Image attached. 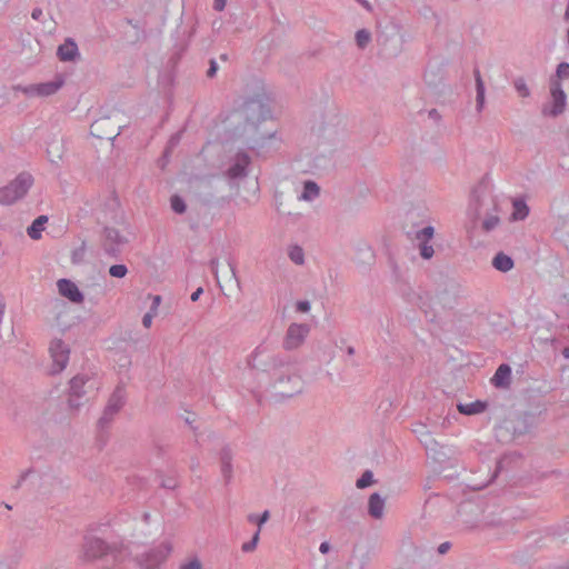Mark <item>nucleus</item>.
<instances>
[{"label":"nucleus","mask_w":569,"mask_h":569,"mask_svg":"<svg viewBox=\"0 0 569 569\" xmlns=\"http://www.w3.org/2000/svg\"><path fill=\"white\" fill-rule=\"evenodd\" d=\"M33 183L29 173H20L16 179L0 189V203L11 204L26 196Z\"/></svg>","instance_id":"obj_1"},{"label":"nucleus","mask_w":569,"mask_h":569,"mask_svg":"<svg viewBox=\"0 0 569 569\" xmlns=\"http://www.w3.org/2000/svg\"><path fill=\"white\" fill-rule=\"evenodd\" d=\"M62 86L63 80L58 77L54 80L47 82L17 86L14 90L20 91L28 98H47L57 93Z\"/></svg>","instance_id":"obj_2"},{"label":"nucleus","mask_w":569,"mask_h":569,"mask_svg":"<svg viewBox=\"0 0 569 569\" xmlns=\"http://www.w3.org/2000/svg\"><path fill=\"white\" fill-rule=\"evenodd\" d=\"M98 389V381L88 375H78L70 382V405L78 406L77 400L83 396H91Z\"/></svg>","instance_id":"obj_3"},{"label":"nucleus","mask_w":569,"mask_h":569,"mask_svg":"<svg viewBox=\"0 0 569 569\" xmlns=\"http://www.w3.org/2000/svg\"><path fill=\"white\" fill-rule=\"evenodd\" d=\"M49 353L52 361L51 373H60L69 362L70 349L61 339H53L49 346Z\"/></svg>","instance_id":"obj_4"},{"label":"nucleus","mask_w":569,"mask_h":569,"mask_svg":"<svg viewBox=\"0 0 569 569\" xmlns=\"http://www.w3.org/2000/svg\"><path fill=\"white\" fill-rule=\"evenodd\" d=\"M171 552V546L167 542L159 545L139 560L141 569H159Z\"/></svg>","instance_id":"obj_5"},{"label":"nucleus","mask_w":569,"mask_h":569,"mask_svg":"<svg viewBox=\"0 0 569 569\" xmlns=\"http://www.w3.org/2000/svg\"><path fill=\"white\" fill-rule=\"evenodd\" d=\"M109 556V547L100 539L91 538L83 545V558L94 560Z\"/></svg>","instance_id":"obj_6"},{"label":"nucleus","mask_w":569,"mask_h":569,"mask_svg":"<svg viewBox=\"0 0 569 569\" xmlns=\"http://www.w3.org/2000/svg\"><path fill=\"white\" fill-rule=\"evenodd\" d=\"M309 332V328L303 325H291L287 331V336L284 339L286 349H296L298 348L305 340Z\"/></svg>","instance_id":"obj_7"},{"label":"nucleus","mask_w":569,"mask_h":569,"mask_svg":"<svg viewBox=\"0 0 569 569\" xmlns=\"http://www.w3.org/2000/svg\"><path fill=\"white\" fill-rule=\"evenodd\" d=\"M57 287L60 296L73 303H81L84 299L78 286L69 279H60L57 282Z\"/></svg>","instance_id":"obj_8"},{"label":"nucleus","mask_w":569,"mask_h":569,"mask_svg":"<svg viewBox=\"0 0 569 569\" xmlns=\"http://www.w3.org/2000/svg\"><path fill=\"white\" fill-rule=\"evenodd\" d=\"M551 110L552 116L561 113L566 106V94L558 80H550Z\"/></svg>","instance_id":"obj_9"},{"label":"nucleus","mask_w":569,"mask_h":569,"mask_svg":"<svg viewBox=\"0 0 569 569\" xmlns=\"http://www.w3.org/2000/svg\"><path fill=\"white\" fill-rule=\"evenodd\" d=\"M111 126L109 118H101L91 124V133L99 139H112L116 137L113 129H108Z\"/></svg>","instance_id":"obj_10"},{"label":"nucleus","mask_w":569,"mask_h":569,"mask_svg":"<svg viewBox=\"0 0 569 569\" xmlns=\"http://www.w3.org/2000/svg\"><path fill=\"white\" fill-rule=\"evenodd\" d=\"M57 54L61 61H71L78 54V47L72 40H66L59 46Z\"/></svg>","instance_id":"obj_11"},{"label":"nucleus","mask_w":569,"mask_h":569,"mask_svg":"<svg viewBox=\"0 0 569 569\" xmlns=\"http://www.w3.org/2000/svg\"><path fill=\"white\" fill-rule=\"evenodd\" d=\"M511 377V369L508 365H501L493 375L491 382L496 387H507Z\"/></svg>","instance_id":"obj_12"},{"label":"nucleus","mask_w":569,"mask_h":569,"mask_svg":"<svg viewBox=\"0 0 569 569\" xmlns=\"http://www.w3.org/2000/svg\"><path fill=\"white\" fill-rule=\"evenodd\" d=\"M457 408L460 413L471 416L483 412L487 408V405L486 402L477 400L469 403H459Z\"/></svg>","instance_id":"obj_13"},{"label":"nucleus","mask_w":569,"mask_h":569,"mask_svg":"<svg viewBox=\"0 0 569 569\" xmlns=\"http://www.w3.org/2000/svg\"><path fill=\"white\" fill-rule=\"evenodd\" d=\"M288 381L290 382V387L289 388H286V387H280L279 389V393L282 396V397H291L298 392L301 391L302 389V380L299 376H292V377H289L288 378Z\"/></svg>","instance_id":"obj_14"},{"label":"nucleus","mask_w":569,"mask_h":569,"mask_svg":"<svg viewBox=\"0 0 569 569\" xmlns=\"http://www.w3.org/2000/svg\"><path fill=\"white\" fill-rule=\"evenodd\" d=\"M385 501L378 495L373 493L369 498V513L375 518H380L383 515Z\"/></svg>","instance_id":"obj_15"},{"label":"nucleus","mask_w":569,"mask_h":569,"mask_svg":"<svg viewBox=\"0 0 569 569\" xmlns=\"http://www.w3.org/2000/svg\"><path fill=\"white\" fill-rule=\"evenodd\" d=\"M47 221H48V218L46 216L38 217L32 222V224L28 228V230H27L28 236L34 240L40 239Z\"/></svg>","instance_id":"obj_16"},{"label":"nucleus","mask_w":569,"mask_h":569,"mask_svg":"<svg viewBox=\"0 0 569 569\" xmlns=\"http://www.w3.org/2000/svg\"><path fill=\"white\" fill-rule=\"evenodd\" d=\"M47 154L51 162H58L63 156V146L60 141H52L47 148Z\"/></svg>","instance_id":"obj_17"},{"label":"nucleus","mask_w":569,"mask_h":569,"mask_svg":"<svg viewBox=\"0 0 569 569\" xmlns=\"http://www.w3.org/2000/svg\"><path fill=\"white\" fill-rule=\"evenodd\" d=\"M492 264L497 270L506 272V271H509L513 267V261L511 260L510 257H508L503 253H499L495 257Z\"/></svg>","instance_id":"obj_18"},{"label":"nucleus","mask_w":569,"mask_h":569,"mask_svg":"<svg viewBox=\"0 0 569 569\" xmlns=\"http://www.w3.org/2000/svg\"><path fill=\"white\" fill-rule=\"evenodd\" d=\"M249 163V158L247 156H242L238 159V162L229 169V176L231 178H236L241 176L244 172L246 167Z\"/></svg>","instance_id":"obj_19"},{"label":"nucleus","mask_w":569,"mask_h":569,"mask_svg":"<svg viewBox=\"0 0 569 569\" xmlns=\"http://www.w3.org/2000/svg\"><path fill=\"white\" fill-rule=\"evenodd\" d=\"M529 213V209L527 204L521 200H516L513 202V212L512 218L515 220H522L525 219Z\"/></svg>","instance_id":"obj_20"},{"label":"nucleus","mask_w":569,"mask_h":569,"mask_svg":"<svg viewBox=\"0 0 569 569\" xmlns=\"http://www.w3.org/2000/svg\"><path fill=\"white\" fill-rule=\"evenodd\" d=\"M476 82H477V103L478 108L481 109L485 102V86L481 79L480 72L476 71Z\"/></svg>","instance_id":"obj_21"},{"label":"nucleus","mask_w":569,"mask_h":569,"mask_svg":"<svg viewBox=\"0 0 569 569\" xmlns=\"http://www.w3.org/2000/svg\"><path fill=\"white\" fill-rule=\"evenodd\" d=\"M318 194H319V188L315 182L308 181L305 183V191L301 196L302 199L311 200L315 197H317Z\"/></svg>","instance_id":"obj_22"},{"label":"nucleus","mask_w":569,"mask_h":569,"mask_svg":"<svg viewBox=\"0 0 569 569\" xmlns=\"http://www.w3.org/2000/svg\"><path fill=\"white\" fill-rule=\"evenodd\" d=\"M289 257L297 264L303 263L305 253H303V250L298 246L291 247L289 249Z\"/></svg>","instance_id":"obj_23"},{"label":"nucleus","mask_w":569,"mask_h":569,"mask_svg":"<svg viewBox=\"0 0 569 569\" xmlns=\"http://www.w3.org/2000/svg\"><path fill=\"white\" fill-rule=\"evenodd\" d=\"M562 79H569V63L562 62L558 66L556 77L551 80H558L560 83V80Z\"/></svg>","instance_id":"obj_24"},{"label":"nucleus","mask_w":569,"mask_h":569,"mask_svg":"<svg viewBox=\"0 0 569 569\" xmlns=\"http://www.w3.org/2000/svg\"><path fill=\"white\" fill-rule=\"evenodd\" d=\"M515 88L520 97H522V98L529 97L530 90L522 78L515 80Z\"/></svg>","instance_id":"obj_25"},{"label":"nucleus","mask_w":569,"mask_h":569,"mask_svg":"<svg viewBox=\"0 0 569 569\" xmlns=\"http://www.w3.org/2000/svg\"><path fill=\"white\" fill-rule=\"evenodd\" d=\"M109 273L114 278H123L128 273V269L124 264H113L109 268Z\"/></svg>","instance_id":"obj_26"},{"label":"nucleus","mask_w":569,"mask_h":569,"mask_svg":"<svg viewBox=\"0 0 569 569\" xmlns=\"http://www.w3.org/2000/svg\"><path fill=\"white\" fill-rule=\"evenodd\" d=\"M171 208L177 213H183L186 211V204H184L183 200L178 196H173L171 198Z\"/></svg>","instance_id":"obj_27"},{"label":"nucleus","mask_w":569,"mask_h":569,"mask_svg":"<svg viewBox=\"0 0 569 569\" xmlns=\"http://www.w3.org/2000/svg\"><path fill=\"white\" fill-rule=\"evenodd\" d=\"M373 482V476L370 471H366L361 478L357 480V487L358 488H366L370 486Z\"/></svg>","instance_id":"obj_28"},{"label":"nucleus","mask_w":569,"mask_h":569,"mask_svg":"<svg viewBox=\"0 0 569 569\" xmlns=\"http://www.w3.org/2000/svg\"><path fill=\"white\" fill-rule=\"evenodd\" d=\"M180 569H202V562L200 559L193 557L187 559L181 566Z\"/></svg>","instance_id":"obj_29"},{"label":"nucleus","mask_w":569,"mask_h":569,"mask_svg":"<svg viewBox=\"0 0 569 569\" xmlns=\"http://www.w3.org/2000/svg\"><path fill=\"white\" fill-rule=\"evenodd\" d=\"M356 40H357L358 46L360 48H363L365 46L368 44V42L370 40V34L366 30H359L356 34Z\"/></svg>","instance_id":"obj_30"},{"label":"nucleus","mask_w":569,"mask_h":569,"mask_svg":"<svg viewBox=\"0 0 569 569\" xmlns=\"http://www.w3.org/2000/svg\"><path fill=\"white\" fill-rule=\"evenodd\" d=\"M433 232L435 230L432 227H426L417 233V239L428 242L433 237Z\"/></svg>","instance_id":"obj_31"},{"label":"nucleus","mask_w":569,"mask_h":569,"mask_svg":"<svg viewBox=\"0 0 569 569\" xmlns=\"http://www.w3.org/2000/svg\"><path fill=\"white\" fill-rule=\"evenodd\" d=\"M433 248L432 246L428 244L426 241H421L420 243V254L425 259H430L433 256Z\"/></svg>","instance_id":"obj_32"},{"label":"nucleus","mask_w":569,"mask_h":569,"mask_svg":"<svg viewBox=\"0 0 569 569\" xmlns=\"http://www.w3.org/2000/svg\"><path fill=\"white\" fill-rule=\"evenodd\" d=\"M269 519V511H264L261 516L251 515L249 516V521L256 522L259 527V532L261 526Z\"/></svg>","instance_id":"obj_33"},{"label":"nucleus","mask_w":569,"mask_h":569,"mask_svg":"<svg viewBox=\"0 0 569 569\" xmlns=\"http://www.w3.org/2000/svg\"><path fill=\"white\" fill-rule=\"evenodd\" d=\"M258 540H259V531H257V532L254 533V536H253V538H252V541H251V542L244 543V545L242 546V550H243V551H252V550L256 548V546H257V543H258Z\"/></svg>","instance_id":"obj_34"},{"label":"nucleus","mask_w":569,"mask_h":569,"mask_svg":"<svg viewBox=\"0 0 569 569\" xmlns=\"http://www.w3.org/2000/svg\"><path fill=\"white\" fill-rule=\"evenodd\" d=\"M157 316V313H153V311L147 312L142 318V325L144 328H150L152 325L153 318Z\"/></svg>","instance_id":"obj_35"},{"label":"nucleus","mask_w":569,"mask_h":569,"mask_svg":"<svg viewBox=\"0 0 569 569\" xmlns=\"http://www.w3.org/2000/svg\"><path fill=\"white\" fill-rule=\"evenodd\" d=\"M113 565L104 567L103 569H124L122 559H120L117 555H112Z\"/></svg>","instance_id":"obj_36"},{"label":"nucleus","mask_w":569,"mask_h":569,"mask_svg":"<svg viewBox=\"0 0 569 569\" xmlns=\"http://www.w3.org/2000/svg\"><path fill=\"white\" fill-rule=\"evenodd\" d=\"M498 224V218L491 217L483 221V228L486 230H491Z\"/></svg>","instance_id":"obj_37"},{"label":"nucleus","mask_w":569,"mask_h":569,"mask_svg":"<svg viewBox=\"0 0 569 569\" xmlns=\"http://www.w3.org/2000/svg\"><path fill=\"white\" fill-rule=\"evenodd\" d=\"M152 299V306L150 308V311H153V313H158V308L161 303V297L160 296H151Z\"/></svg>","instance_id":"obj_38"},{"label":"nucleus","mask_w":569,"mask_h":569,"mask_svg":"<svg viewBox=\"0 0 569 569\" xmlns=\"http://www.w3.org/2000/svg\"><path fill=\"white\" fill-rule=\"evenodd\" d=\"M296 308L299 312H307L310 310V303L308 301H299L297 302Z\"/></svg>","instance_id":"obj_39"},{"label":"nucleus","mask_w":569,"mask_h":569,"mask_svg":"<svg viewBox=\"0 0 569 569\" xmlns=\"http://www.w3.org/2000/svg\"><path fill=\"white\" fill-rule=\"evenodd\" d=\"M450 549V543L449 542H443L439 546L438 548V551L439 553L443 555L446 553L448 550Z\"/></svg>","instance_id":"obj_40"},{"label":"nucleus","mask_w":569,"mask_h":569,"mask_svg":"<svg viewBox=\"0 0 569 569\" xmlns=\"http://www.w3.org/2000/svg\"><path fill=\"white\" fill-rule=\"evenodd\" d=\"M202 293V288H198L192 295H191V300L192 301H197L200 297V295Z\"/></svg>","instance_id":"obj_41"},{"label":"nucleus","mask_w":569,"mask_h":569,"mask_svg":"<svg viewBox=\"0 0 569 569\" xmlns=\"http://www.w3.org/2000/svg\"><path fill=\"white\" fill-rule=\"evenodd\" d=\"M319 550H320L322 553H326V552L329 550V545H328V542H322V543L320 545Z\"/></svg>","instance_id":"obj_42"},{"label":"nucleus","mask_w":569,"mask_h":569,"mask_svg":"<svg viewBox=\"0 0 569 569\" xmlns=\"http://www.w3.org/2000/svg\"><path fill=\"white\" fill-rule=\"evenodd\" d=\"M216 70H217L216 63H214V61H211V67H210V69H209V71H208V74H209L210 77H211V76H213V74H214V72H216Z\"/></svg>","instance_id":"obj_43"},{"label":"nucleus","mask_w":569,"mask_h":569,"mask_svg":"<svg viewBox=\"0 0 569 569\" xmlns=\"http://www.w3.org/2000/svg\"><path fill=\"white\" fill-rule=\"evenodd\" d=\"M41 14H42L41 10H33L32 11V18L33 19H39Z\"/></svg>","instance_id":"obj_44"},{"label":"nucleus","mask_w":569,"mask_h":569,"mask_svg":"<svg viewBox=\"0 0 569 569\" xmlns=\"http://www.w3.org/2000/svg\"><path fill=\"white\" fill-rule=\"evenodd\" d=\"M224 8V2H216V10L221 11Z\"/></svg>","instance_id":"obj_45"},{"label":"nucleus","mask_w":569,"mask_h":569,"mask_svg":"<svg viewBox=\"0 0 569 569\" xmlns=\"http://www.w3.org/2000/svg\"><path fill=\"white\" fill-rule=\"evenodd\" d=\"M563 356H565L566 358H569V348H566V349L563 350Z\"/></svg>","instance_id":"obj_46"},{"label":"nucleus","mask_w":569,"mask_h":569,"mask_svg":"<svg viewBox=\"0 0 569 569\" xmlns=\"http://www.w3.org/2000/svg\"><path fill=\"white\" fill-rule=\"evenodd\" d=\"M566 16H567V18H569V6H568V9L566 10Z\"/></svg>","instance_id":"obj_47"}]
</instances>
